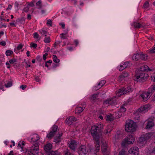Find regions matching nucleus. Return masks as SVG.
<instances>
[{"label": "nucleus", "mask_w": 155, "mask_h": 155, "mask_svg": "<svg viewBox=\"0 0 155 155\" xmlns=\"http://www.w3.org/2000/svg\"><path fill=\"white\" fill-rule=\"evenodd\" d=\"M91 132L96 144L98 145L100 144L101 145H107L106 141L104 139L101 138L100 135L101 133L98 132V129L95 125L92 127Z\"/></svg>", "instance_id": "1"}, {"label": "nucleus", "mask_w": 155, "mask_h": 155, "mask_svg": "<svg viewBox=\"0 0 155 155\" xmlns=\"http://www.w3.org/2000/svg\"><path fill=\"white\" fill-rule=\"evenodd\" d=\"M148 77L147 73L139 71L138 73L136 74L134 80L137 82H143Z\"/></svg>", "instance_id": "2"}, {"label": "nucleus", "mask_w": 155, "mask_h": 155, "mask_svg": "<svg viewBox=\"0 0 155 155\" xmlns=\"http://www.w3.org/2000/svg\"><path fill=\"white\" fill-rule=\"evenodd\" d=\"M137 125L136 123L133 121H130L125 126V130L128 132L132 133L136 130Z\"/></svg>", "instance_id": "3"}, {"label": "nucleus", "mask_w": 155, "mask_h": 155, "mask_svg": "<svg viewBox=\"0 0 155 155\" xmlns=\"http://www.w3.org/2000/svg\"><path fill=\"white\" fill-rule=\"evenodd\" d=\"M135 141V138L132 135H129L125 138L121 143V145L132 144Z\"/></svg>", "instance_id": "4"}, {"label": "nucleus", "mask_w": 155, "mask_h": 155, "mask_svg": "<svg viewBox=\"0 0 155 155\" xmlns=\"http://www.w3.org/2000/svg\"><path fill=\"white\" fill-rule=\"evenodd\" d=\"M129 154L134 155H139V150L136 146L131 148L128 151Z\"/></svg>", "instance_id": "5"}, {"label": "nucleus", "mask_w": 155, "mask_h": 155, "mask_svg": "<svg viewBox=\"0 0 155 155\" xmlns=\"http://www.w3.org/2000/svg\"><path fill=\"white\" fill-rule=\"evenodd\" d=\"M115 97H114L108 99L107 100L104 101L103 104L106 105H112L116 103V100L115 99Z\"/></svg>", "instance_id": "6"}, {"label": "nucleus", "mask_w": 155, "mask_h": 155, "mask_svg": "<svg viewBox=\"0 0 155 155\" xmlns=\"http://www.w3.org/2000/svg\"><path fill=\"white\" fill-rule=\"evenodd\" d=\"M149 138L148 134H146L144 135H142L139 139L138 142L143 144L146 142V140Z\"/></svg>", "instance_id": "7"}, {"label": "nucleus", "mask_w": 155, "mask_h": 155, "mask_svg": "<svg viewBox=\"0 0 155 155\" xmlns=\"http://www.w3.org/2000/svg\"><path fill=\"white\" fill-rule=\"evenodd\" d=\"M130 87H128L126 88H123L122 89H120L118 91V93H121L120 95H121L123 94H125L128 92L130 91Z\"/></svg>", "instance_id": "8"}, {"label": "nucleus", "mask_w": 155, "mask_h": 155, "mask_svg": "<svg viewBox=\"0 0 155 155\" xmlns=\"http://www.w3.org/2000/svg\"><path fill=\"white\" fill-rule=\"evenodd\" d=\"M149 107V105L147 104L143 105L140 107L138 110V112L139 113L146 112L148 110Z\"/></svg>", "instance_id": "9"}, {"label": "nucleus", "mask_w": 155, "mask_h": 155, "mask_svg": "<svg viewBox=\"0 0 155 155\" xmlns=\"http://www.w3.org/2000/svg\"><path fill=\"white\" fill-rule=\"evenodd\" d=\"M140 96L144 101L147 100L150 96V95L147 92V93H143L140 94Z\"/></svg>", "instance_id": "10"}, {"label": "nucleus", "mask_w": 155, "mask_h": 155, "mask_svg": "<svg viewBox=\"0 0 155 155\" xmlns=\"http://www.w3.org/2000/svg\"><path fill=\"white\" fill-rule=\"evenodd\" d=\"M151 70L147 65H145L141 66L139 71L143 72V71H147Z\"/></svg>", "instance_id": "11"}, {"label": "nucleus", "mask_w": 155, "mask_h": 155, "mask_svg": "<svg viewBox=\"0 0 155 155\" xmlns=\"http://www.w3.org/2000/svg\"><path fill=\"white\" fill-rule=\"evenodd\" d=\"M76 119L73 116H71L69 118H67L66 119V121H67V123H68V124H70V122H73L76 120Z\"/></svg>", "instance_id": "12"}, {"label": "nucleus", "mask_w": 155, "mask_h": 155, "mask_svg": "<svg viewBox=\"0 0 155 155\" xmlns=\"http://www.w3.org/2000/svg\"><path fill=\"white\" fill-rule=\"evenodd\" d=\"M101 150L104 153L108 154L109 149L107 147V146H102Z\"/></svg>", "instance_id": "13"}, {"label": "nucleus", "mask_w": 155, "mask_h": 155, "mask_svg": "<svg viewBox=\"0 0 155 155\" xmlns=\"http://www.w3.org/2000/svg\"><path fill=\"white\" fill-rule=\"evenodd\" d=\"M39 149L38 146H35V147L32 149L31 150L30 152L32 154H35V153L37 154L38 150Z\"/></svg>", "instance_id": "14"}, {"label": "nucleus", "mask_w": 155, "mask_h": 155, "mask_svg": "<svg viewBox=\"0 0 155 155\" xmlns=\"http://www.w3.org/2000/svg\"><path fill=\"white\" fill-rule=\"evenodd\" d=\"M79 150L81 151V153H88L87 149H86L85 146H80L79 148Z\"/></svg>", "instance_id": "15"}, {"label": "nucleus", "mask_w": 155, "mask_h": 155, "mask_svg": "<svg viewBox=\"0 0 155 155\" xmlns=\"http://www.w3.org/2000/svg\"><path fill=\"white\" fill-rule=\"evenodd\" d=\"M154 125V123L152 121H148L147 122V125L146 128V129L151 128Z\"/></svg>", "instance_id": "16"}, {"label": "nucleus", "mask_w": 155, "mask_h": 155, "mask_svg": "<svg viewBox=\"0 0 155 155\" xmlns=\"http://www.w3.org/2000/svg\"><path fill=\"white\" fill-rule=\"evenodd\" d=\"M39 137L38 135L37 134L34 135L31 138V140L33 142H36L39 139Z\"/></svg>", "instance_id": "17"}, {"label": "nucleus", "mask_w": 155, "mask_h": 155, "mask_svg": "<svg viewBox=\"0 0 155 155\" xmlns=\"http://www.w3.org/2000/svg\"><path fill=\"white\" fill-rule=\"evenodd\" d=\"M83 110V109L82 107H78L75 109V113L76 114H78L81 112Z\"/></svg>", "instance_id": "18"}, {"label": "nucleus", "mask_w": 155, "mask_h": 155, "mask_svg": "<svg viewBox=\"0 0 155 155\" xmlns=\"http://www.w3.org/2000/svg\"><path fill=\"white\" fill-rule=\"evenodd\" d=\"M140 54H134L133 56V59L135 61H137L140 59Z\"/></svg>", "instance_id": "19"}, {"label": "nucleus", "mask_w": 155, "mask_h": 155, "mask_svg": "<svg viewBox=\"0 0 155 155\" xmlns=\"http://www.w3.org/2000/svg\"><path fill=\"white\" fill-rule=\"evenodd\" d=\"M52 146H44V149L47 153L51 150Z\"/></svg>", "instance_id": "20"}, {"label": "nucleus", "mask_w": 155, "mask_h": 155, "mask_svg": "<svg viewBox=\"0 0 155 155\" xmlns=\"http://www.w3.org/2000/svg\"><path fill=\"white\" fill-rule=\"evenodd\" d=\"M140 59L142 60H145L147 59V55L146 54H143V53L140 54Z\"/></svg>", "instance_id": "21"}, {"label": "nucleus", "mask_w": 155, "mask_h": 155, "mask_svg": "<svg viewBox=\"0 0 155 155\" xmlns=\"http://www.w3.org/2000/svg\"><path fill=\"white\" fill-rule=\"evenodd\" d=\"M62 133L61 134H60L59 136H58L57 137H55L54 138V141L55 142L56 144H57L58 142L60 141L61 137L62 136Z\"/></svg>", "instance_id": "22"}, {"label": "nucleus", "mask_w": 155, "mask_h": 155, "mask_svg": "<svg viewBox=\"0 0 155 155\" xmlns=\"http://www.w3.org/2000/svg\"><path fill=\"white\" fill-rule=\"evenodd\" d=\"M96 126L98 129V132L101 133L102 131V130L103 129V125L102 124H100L98 125V126Z\"/></svg>", "instance_id": "23"}, {"label": "nucleus", "mask_w": 155, "mask_h": 155, "mask_svg": "<svg viewBox=\"0 0 155 155\" xmlns=\"http://www.w3.org/2000/svg\"><path fill=\"white\" fill-rule=\"evenodd\" d=\"M58 152L53 150H51L48 153H46L47 155H57Z\"/></svg>", "instance_id": "24"}, {"label": "nucleus", "mask_w": 155, "mask_h": 155, "mask_svg": "<svg viewBox=\"0 0 155 155\" xmlns=\"http://www.w3.org/2000/svg\"><path fill=\"white\" fill-rule=\"evenodd\" d=\"M13 51L11 50H9L6 51V55L7 56H9L13 54Z\"/></svg>", "instance_id": "25"}, {"label": "nucleus", "mask_w": 155, "mask_h": 155, "mask_svg": "<svg viewBox=\"0 0 155 155\" xmlns=\"http://www.w3.org/2000/svg\"><path fill=\"white\" fill-rule=\"evenodd\" d=\"M78 142L74 140H72L70 141V144L71 145H76L78 144Z\"/></svg>", "instance_id": "26"}, {"label": "nucleus", "mask_w": 155, "mask_h": 155, "mask_svg": "<svg viewBox=\"0 0 155 155\" xmlns=\"http://www.w3.org/2000/svg\"><path fill=\"white\" fill-rule=\"evenodd\" d=\"M53 61L56 63H58L60 60L57 58V57L56 55H53Z\"/></svg>", "instance_id": "27"}, {"label": "nucleus", "mask_w": 155, "mask_h": 155, "mask_svg": "<svg viewBox=\"0 0 155 155\" xmlns=\"http://www.w3.org/2000/svg\"><path fill=\"white\" fill-rule=\"evenodd\" d=\"M134 25L135 28H140L142 26L139 23L134 22Z\"/></svg>", "instance_id": "28"}, {"label": "nucleus", "mask_w": 155, "mask_h": 155, "mask_svg": "<svg viewBox=\"0 0 155 155\" xmlns=\"http://www.w3.org/2000/svg\"><path fill=\"white\" fill-rule=\"evenodd\" d=\"M55 134L54 133L52 132V131H51L48 134L47 136V137L48 138H51L54 136V135Z\"/></svg>", "instance_id": "29"}, {"label": "nucleus", "mask_w": 155, "mask_h": 155, "mask_svg": "<svg viewBox=\"0 0 155 155\" xmlns=\"http://www.w3.org/2000/svg\"><path fill=\"white\" fill-rule=\"evenodd\" d=\"M120 135L119 134H116L114 136V137L113 138V140H115L116 142H117L118 139L120 138Z\"/></svg>", "instance_id": "30"}, {"label": "nucleus", "mask_w": 155, "mask_h": 155, "mask_svg": "<svg viewBox=\"0 0 155 155\" xmlns=\"http://www.w3.org/2000/svg\"><path fill=\"white\" fill-rule=\"evenodd\" d=\"M58 127L57 126H54L52 127V130L51 131L55 134V133L58 129Z\"/></svg>", "instance_id": "31"}, {"label": "nucleus", "mask_w": 155, "mask_h": 155, "mask_svg": "<svg viewBox=\"0 0 155 155\" xmlns=\"http://www.w3.org/2000/svg\"><path fill=\"white\" fill-rule=\"evenodd\" d=\"M154 91L151 88H149L147 92L150 95V96L153 93Z\"/></svg>", "instance_id": "32"}, {"label": "nucleus", "mask_w": 155, "mask_h": 155, "mask_svg": "<svg viewBox=\"0 0 155 155\" xmlns=\"http://www.w3.org/2000/svg\"><path fill=\"white\" fill-rule=\"evenodd\" d=\"M126 109L123 106L121 107L120 110V113L121 112H124L126 111Z\"/></svg>", "instance_id": "33"}, {"label": "nucleus", "mask_w": 155, "mask_h": 155, "mask_svg": "<svg viewBox=\"0 0 155 155\" xmlns=\"http://www.w3.org/2000/svg\"><path fill=\"white\" fill-rule=\"evenodd\" d=\"M36 5L38 7V8H41V1H39L38 2H37L36 4Z\"/></svg>", "instance_id": "34"}, {"label": "nucleus", "mask_w": 155, "mask_h": 155, "mask_svg": "<svg viewBox=\"0 0 155 155\" xmlns=\"http://www.w3.org/2000/svg\"><path fill=\"white\" fill-rule=\"evenodd\" d=\"M128 76V74L126 72H124L120 75V77L123 76L124 77H127Z\"/></svg>", "instance_id": "35"}, {"label": "nucleus", "mask_w": 155, "mask_h": 155, "mask_svg": "<svg viewBox=\"0 0 155 155\" xmlns=\"http://www.w3.org/2000/svg\"><path fill=\"white\" fill-rule=\"evenodd\" d=\"M68 32L67 31L65 33H62L60 34V35L61 36V38L64 39H65L66 38V37L65 36L66 34H67Z\"/></svg>", "instance_id": "36"}, {"label": "nucleus", "mask_w": 155, "mask_h": 155, "mask_svg": "<svg viewBox=\"0 0 155 155\" xmlns=\"http://www.w3.org/2000/svg\"><path fill=\"white\" fill-rule=\"evenodd\" d=\"M44 41L45 43H49L50 42V37H48L45 38L44 40Z\"/></svg>", "instance_id": "37"}, {"label": "nucleus", "mask_w": 155, "mask_h": 155, "mask_svg": "<svg viewBox=\"0 0 155 155\" xmlns=\"http://www.w3.org/2000/svg\"><path fill=\"white\" fill-rule=\"evenodd\" d=\"M98 97V94H93L91 97V99L92 100H95Z\"/></svg>", "instance_id": "38"}, {"label": "nucleus", "mask_w": 155, "mask_h": 155, "mask_svg": "<svg viewBox=\"0 0 155 155\" xmlns=\"http://www.w3.org/2000/svg\"><path fill=\"white\" fill-rule=\"evenodd\" d=\"M12 82L11 81H9L7 84H5V86L7 87H11L12 85Z\"/></svg>", "instance_id": "39"}, {"label": "nucleus", "mask_w": 155, "mask_h": 155, "mask_svg": "<svg viewBox=\"0 0 155 155\" xmlns=\"http://www.w3.org/2000/svg\"><path fill=\"white\" fill-rule=\"evenodd\" d=\"M17 61L16 59L14 58H13L12 59H10L9 60V62L10 64H13L14 63L16 62Z\"/></svg>", "instance_id": "40"}, {"label": "nucleus", "mask_w": 155, "mask_h": 155, "mask_svg": "<svg viewBox=\"0 0 155 155\" xmlns=\"http://www.w3.org/2000/svg\"><path fill=\"white\" fill-rule=\"evenodd\" d=\"M125 150L124 149H122L121 151L120 152L118 155H125Z\"/></svg>", "instance_id": "41"}, {"label": "nucleus", "mask_w": 155, "mask_h": 155, "mask_svg": "<svg viewBox=\"0 0 155 155\" xmlns=\"http://www.w3.org/2000/svg\"><path fill=\"white\" fill-rule=\"evenodd\" d=\"M149 6V3L147 2H145L143 5V7L144 8H147Z\"/></svg>", "instance_id": "42"}, {"label": "nucleus", "mask_w": 155, "mask_h": 155, "mask_svg": "<svg viewBox=\"0 0 155 155\" xmlns=\"http://www.w3.org/2000/svg\"><path fill=\"white\" fill-rule=\"evenodd\" d=\"M30 45L31 48L33 47L35 48H36L37 46V44L32 43L30 44Z\"/></svg>", "instance_id": "43"}, {"label": "nucleus", "mask_w": 155, "mask_h": 155, "mask_svg": "<svg viewBox=\"0 0 155 155\" xmlns=\"http://www.w3.org/2000/svg\"><path fill=\"white\" fill-rule=\"evenodd\" d=\"M47 24L48 25H49L50 26H51L52 25V21H51V20L49 19V20H47Z\"/></svg>", "instance_id": "44"}, {"label": "nucleus", "mask_w": 155, "mask_h": 155, "mask_svg": "<svg viewBox=\"0 0 155 155\" xmlns=\"http://www.w3.org/2000/svg\"><path fill=\"white\" fill-rule=\"evenodd\" d=\"M34 2H35L34 1H32V2H31L30 3L28 4L27 5V6H30L31 7H34L35 5Z\"/></svg>", "instance_id": "45"}, {"label": "nucleus", "mask_w": 155, "mask_h": 155, "mask_svg": "<svg viewBox=\"0 0 155 155\" xmlns=\"http://www.w3.org/2000/svg\"><path fill=\"white\" fill-rule=\"evenodd\" d=\"M40 32L41 34L43 33L42 35H44V36H46V34H47V32L45 30H41V31H40Z\"/></svg>", "instance_id": "46"}, {"label": "nucleus", "mask_w": 155, "mask_h": 155, "mask_svg": "<svg viewBox=\"0 0 155 155\" xmlns=\"http://www.w3.org/2000/svg\"><path fill=\"white\" fill-rule=\"evenodd\" d=\"M23 47V45L21 44H20L17 47V48L18 50H19L21 49Z\"/></svg>", "instance_id": "47"}, {"label": "nucleus", "mask_w": 155, "mask_h": 155, "mask_svg": "<svg viewBox=\"0 0 155 155\" xmlns=\"http://www.w3.org/2000/svg\"><path fill=\"white\" fill-rule=\"evenodd\" d=\"M107 119L111 121L113 120V118L110 116L109 115H107Z\"/></svg>", "instance_id": "48"}, {"label": "nucleus", "mask_w": 155, "mask_h": 155, "mask_svg": "<svg viewBox=\"0 0 155 155\" xmlns=\"http://www.w3.org/2000/svg\"><path fill=\"white\" fill-rule=\"evenodd\" d=\"M29 10V8L28 6H27L26 7H25L23 9V10L25 12H28Z\"/></svg>", "instance_id": "49"}, {"label": "nucleus", "mask_w": 155, "mask_h": 155, "mask_svg": "<svg viewBox=\"0 0 155 155\" xmlns=\"http://www.w3.org/2000/svg\"><path fill=\"white\" fill-rule=\"evenodd\" d=\"M34 38H38L39 35L37 34V33H36V32L34 34Z\"/></svg>", "instance_id": "50"}, {"label": "nucleus", "mask_w": 155, "mask_h": 155, "mask_svg": "<svg viewBox=\"0 0 155 155\" xmlns=\"http://www.w3.org/2000/svg\"><path fill=\"white\" fill-rule=\"evenodd\" d=\"M0 45H1L5 46L6 45V43L5 41H2L0 42Z\"/></svg>", "instance_id": "51"}, {"label": "nucleus", "mask_w": 155, "mask_h": 155, "mask_svg": "<svg viewBox=\"0 0 155 155\" xmlns=\"http://www.w3.org/2000/svg\"><path fill=\"white\" fill-rule=\"evenodd\" d=\"M26 85H22L20 86V88L22 90H24L26 87Z\"/></svg>", "instance_id": "52"}, {"label": "nucleus", "mask_w": 155, "mask_h": 155, "mask_svg": "<svg viewBox=\"0 0 155 155\" xmlns=\"http://www.w3.org/2000/svg\"><path fill=\"white\" fill-rule=\"evenodd\" d=\"M150 52L151 53H155V47L153 48L150 51Z\"/></svg>", "instance_id": "53"}, {"label": "nucleus", "mask_w": 155, "mask_h": 155, "mask_svg": "<svg viewBox=\"0 0 155 155\" xmlns=\"http://www.w3.org/2000/svg\"><path fill=\"white\" fill-rule=\"evenodd\" d=\"M42 144V143L40 141H37L36 143H35V144L37 145H41Z\"/></svg>", "instance_id": "54"}, {"label": "nucleus", "mask_w": 155, "mask_h": 155, "mask_svg": "<svg viewBox=\"0 0 155 155\" xmlns=\"http://www.w3.org/2000/svg\"><path fill=\"white\" fill-rule=\"evenodd\" d=\"M48 55V53H45V54L43 55V59L44 60H45L46 58V56Z\"/></svg>", "instance_id": "55"}, {"label": "nucleus", "mask_w": 155, "mask_h": 155, "mask_svg": "<svg viewBox=\"0 0 155 155\" xmlns=\"http://www.w3.org/2000/svg\"><path fill=\"white\" fill-rule=\"evenodd\" d=\"M61 42H60V41H58L55 42V43L54 44V47H55V46L56 45L59 44H60V43Z\"/></svg>", "instance_id": "56"}, {"label": "nucleus", "mask_w": 155, "mask_h": 155, "mask_svg": "<svg viewBox=\"0 0 155 155\" xmlns=\"http://www.w3.org/2000/svg\"><path fill=\"white\" fill-rule=\"evenodd\" d=\"M123 67L124 69L126 68L127 67V65H126L125 64H124L123 65L120 66V68Z\"/></svg>", "instance_id": "57"}, {"label": "nucleus", "mask_w": 155, "mask_h": 155, "mask_svg": "<svg viewBox=\"0 0 155 155\" xmlns=\"http://www.w3.org/2000/svg\"><path fill=\"white\" fill-rule=\"evenodd\" d=\"M119 81H121L123 79H124V78L125 77H124L123 76L120 77V75L119 77Z\"/></svg>", "instance_id": "58"}, {"label": "nucleus", "mask_w": 155, "mask_h": 155, "mask_svg": "<svg viewBox=\"0 0 155 155\" xmlns=\"http://www.w3.org/2000/svg\"><path fill=\"white\" fill-rule=\"evenodd\" d=\"M12 6L11 5H8V7L7 8L6 10H8L9 9H11L12 8Z\"/></svg>", "instance_id": "59"}, {"label": "nucleus", "mask_w": 155, "mask_h": 155, "mask_svg": "<svg viewBox=\"0 0 155 155\" xmlns=\"http://www.w3.org/2000/svg\"><path fill=\"white\" fill-rule=\"evenodd\" d=\"M59 24L61 25L62 27L63 28V29L65 28V25L64 24L61 23H60Z\"/></svg>", "instance_id": "60"}, {"label": "nucleus", "mask_w": 155, "mask_h": 155, "mask_svg": "<svg viewBox=\"0 0 155 155\" xmlns=\"http://www.w3.org/2000/svg\"><path fill=\"white\" fill-rule=\"evenodd\" d=\"M100 82L101 83V84L102 85H103L105 83L106 81L105 80H103L101 81Z\"/></svg>", "instance_id": "61"}, {"label": "nucleus", "mask_w": 155, "mask_h": 155, "mask_svg": "<svg viewBox=\"0 0 155 155\" xmlns=\"http://www.w3.org/2000/svg\"><path fill=\"white\" fill-rule=\"evenodd\" d=\"M80 155H89V154L88 153H81Z\"/></svg>", "instance_id": "62"}, {"label": "nucleus", "mask_w": 155, "mask_h": 155, "mask_svg": "<svg viewBox=\"0 0 155 155\" xmlns=\"http://www.w3.org/2000/svg\"><path fill=\"white\" fill-rule=\"evenodd\" d=\"M100 150V146H97L96 147V152H98L99 150Z\"/></svg>", "instance_id": "63"}, {"label": "nucleus", "mask_w": 155, "mask_h": 155, "mask_svg": "<svg viewBox=\"0 0 155 155\" xmlns=\"http://www.w3.org/2000/svg\"><path fill=\"white\" fill-rule=\"evenodd\" d=\"M69 146V147H70V148L72 149V150H74L75 149V147H74V146Z\"/></svg>", "instance_id": "64"}]
</instances>
